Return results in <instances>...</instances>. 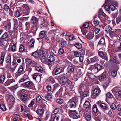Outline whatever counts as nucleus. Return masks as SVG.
Masks as SVG:
<instances>
[{"instance_id": "nucleus-1", "label": "nucleus", "mask_w": 121, "mask_h": 121, "mask_svg": "<svg viewBox=\"0 0 121 121\" xmlns=\"http://www.w3.org/2000/svg\"><path fill=\"white\" fill-rule=\"evenodd\" d=\"M56 56L53 52H50V56L48 59V64L49 65H52L54 64V61Z\"/></svg>"}, {"instance_id": "nucleus-2", "label": "nucleus", "mask_w": 121, "mask_h": 121, "mask_svg": "<svg viewBox=\"0 0 121 121\" xmlns=\"http://www.w3.org/2000/svg\"><path fill=\"white\" fill-rule=\"evenodd\" d=\"M77 100L76 98L74 97L72 98V100L69 102V103L70 108H74L76 107V101H77Z\"/></svg>"}, {"instance_id": "nucleus-3", "label": "nucleus", "mask_w": 121, "mask_h": 121, "mask_svg": "<svg viewBox=\"0 0 121 121\" xmlns=\"http://www.w3.org/2000/svg\"><path fill=\"white\" fill-rule=\"evenodd\" d=\"M3 25L5 30L8 31L10 29L11 23L10 20H9L6 22H3Z\"/></svg>"}, {"instance_id": "nucleus-4", "label": "nucleus", "mask_w": 121, "mask_h": 121, "mask_svg": "<svg viewBox=\"0 0 121 121\" xmlns=\"http://www.w3.org/2000/svg\"><path fill=\"white\" fill-rule=\"evenodd\" d=\"M93 118L96 121H100L102 119L101 113L98 112L93 115Z\"/></svg>"}, {"instance_id": "nucleus-5", "label": "nucleus", "mask_w": 121, "mask_h": 121, "mask_svg": "<svg viewBox=\"0 0 121 121\" xmlns=\"http://www.w3.org/2000/svg\"><path fill=\"white\" fill-rule=\"evenodd\" d=\"M97 69L98 71H99L102 69V66L100 64L94 65H91L90 67V69Z\"/></svg>"}, {"instance_id": "nucleus-6", "label": "nucleus", "mask_w": 121, "mask_h": 121, "mask_svg": "<svg viewBox=\"0 0 121 121\" xmlns=\"http://www.w3.org/2000/svg\"><path fill=\"white\" fill-rule=\"evenodd\" d=\"M63 91V88L61 87L55 94L56 98H58L60 97H62Z\"/></svg>"}, {"instance_id": "nucleus-7", "label": "nucleus", "mask_w": 121, "mask_h": 121, "mask_svg": "<svg viewBox=\"0 0 121 121\" xmlns=\"http://www.w3.org/2000/svg\"><path fill=\"white\" fill-rule=\"evenodd\" d=\"M62 71V69L60 68L55 69L52 72L53 75H57L61 73Z\"/></svg>"}, {"instance_id": "nucleus-8", "label": "nucleus", "mask_w": 121, "mask_h": 121, "mask_svg": "<svg viewBox=\"0 0 121 121\" xmlns=\"http://www.w3.org/2000/svg\"><path fill=\"white\" fill-rule=\"evenodd\" d=\"M44 52L42 51L40 52V54L41 61L43 63L45 62L47 60V58L45 56V54Z\"/></svg>"}, {"instance_id": "nucleus-9", "label": "nucleus", "mask_w": 121, "mask_h": 121, "mask_svg": "<svg viewBox=\"0 0 121 121\" xmlns=\"http://www.w3.org/2000/svg\"><path fill=\"white\" fill-rule=\"evenodd\" d=\"M24 86L26 87H32L34 86L33 82L31 81H27L24 84Z\"/></svg>"}, {"instance_id": "nucleus-10", "label": "nucleus", "mask_w": 121, "mask_h": 121, "mask_svg": "<svg viewBox=\"0 0 121 121\" xmlns=\"http://www.w3.org/2000/svg\"><path fill=\"white\" fill-rule=\"evenodd\" d=\"M100 92L101 90L99 87L95 88L93 90V95L95 96H97Z\"/></svg>"}, {"instance_id": "nucleus-11", "label": "nucleus", "mask_w": 121, "mask_h": 121, "mask_svg": "<svg viewBox=\"0 0 121 121\" xmlns=\"http://www.w3.org/2000/svg\"><path fill=\"white\" fill-rule=\"evenodd\" d=\"M98 53L99 56L103 59L107 60L108 58L106 55H105L102 52H101L100 51H98Z\"/></svg>"}, {"instance_id": "nucleus-12", "label": "nucleus", "mask_w": 121, "mask_h": 121, "mask_svg": "<svg viewBox=\"0 0 121 121\" xmlns=\"http://www.w3.org/2000/svg\"><path fill=\"white\" fill-rule=\"evenodd\" d=\"M29 80V78L27 75H24L19 81V83L26 82Z\"/></svg>"}, {"instance_id": "nucleus-13", "label": "nucleus", "mask_w": 121, "mask_h": 121, "mask_svg": "<svg viewBox=\"0 0 121 121\" xmlns=\"http://www.w3.org/2000/svg\"><path fill=\"white\" fill-rule=\"evenodd\" d=\"M68 79L66 77H62L60 79V83L61 84H64L67 82Z\"/></svg>"}, {"instance_id": "nucleus-14", "label": "nucleus", "mask_w": 121, "mask_h": 121, "mask_svg": "<svg viewBox=\"0 0 121 121\" xmlns=\"http://www.w3.org/2000/svg\"><path fill=\"white\" fill-rule=\"evenodd\" d=\"M36 112L37 114L40 116V117H41L43 115L44 111L43 109L38 108L36 110Z\"/></svg>"}, {"instance_id": "nucleus-15", "label": "nucleus", "mask_w": 121, "mask_h": 121, "mask_svg": "<svg viewBox=\"0 0 121 121\" xmlns=\"http://www.w3.org/2000/svg\"><path fill=\"white\" fill-rule=\"evenodd\" d=\"M11 55L10 54L8 55L5 58L6 63L10 65L11 63Z\"/></svg>"}, {"instance_id": "nucleus-16", "label": "nucleus", "mask_w": 121, "mask_h": 121, "mask_svg": "<svg viewBox=\"0 0 121 121\" xmlns=\"http://www.w3.org/2000/svg\"><path fill=\"white\" fill-rule=\"evenodd\" d=\"M1 54L0 57V64H2L4 60L5 53L4 52H1Z\"/></svg>"}, {"instance_id": "nucleus-17", "label": "nucleus", "mask_w": 121, "mask_h": 121, "mask_svg": "<svg viewBox=\"0 0 121 121\" xmlns=\"http://www.w3.org/2000/svg\"><path fill=\"white\" fill-rule=\"evenodd\" d=\"M90 107L91 104L88 101H86L83 105L84 108L85 109H87L90 108Z\"/></svg>"}, {"instance_id": "nucleus-18", "label": "nucleus", "mask_w": 121, "mask_h": 121, "mask_svg": "<svg viewBox=\"0 0 121 121\" xmlns=\"http://www.w3.org/2000/svg\"><path fill=\"white\" fill-rule=\"evenodd\" d=\"M21 10V15L23 16L28 15L30 13V11L26 9Z\"/></svg>"}, {"instance_id": "nucleus-19", "label": "nucleus", "mask_w": 121, "mask_h": 121, "mask_svg": "<svg viewBox=\"0 0 121 121\" xmlns=\"http://www.w3.org/2000/svg\"><path fill=\"white\" fill-rule=\"evenodd\" d=\"M38 19L35 16H33L30 20V22L32 24H34L38 22Z\"/></svg>"}, {"instance_id": "nucleus-20", "label": "nucleus", "mask_w": 121, "mask_h": 121, "mask_svg": "<svg viewBox=\"0 0 121 121\" xmlns=\"http://www.w3.org/2000/svg\"><path fill=\"white\" fill-rule=\"evenodd\" d=\"M112 29V27L109 25L106 26H105V30L107 33L110 32Z\"/></svg>"}, {"instance_id": "nucleus-21", "label": "nucleus", "mask_w": 121, "mask_h": 121, "mask_svg": "<svg viewBox=\"0 0 121 121\" xmlns=\"http://www.w3.org/2000/svg\"><path fill=\"white\" fill-rule=\"evenodd\" d=\"M75 67L74 66H70L68 67L67 71L68 73H70L74 71Z\"/></svg>"}, {"instance_id": "nucleus-22", "label": "nucleus", "mask_w": 121, "mask_h": 121, "mask_svg": "<svg viewBox=\"0 0 121 121\" xmlns=\"http://www.w3.org/2000/svg\"><path fill=\"white\" fill-rule=\"evenodd\" d=\"M15 80H10V79L7 80L4 83V85L6 86H8L11 84L13 83Z\"/></svg>"}, {"instance_id": "nucleus-23", "label": "nucleus", "mask_w": 121, "mask_h": 121, "mask_svg": "<svg viewBox=\"0 0 121 121\" xmlns=\"http://www.w3.org/2000/svg\"><path fill=\"white\" fill-rule=\"evenodd\" d=\"M27 97V95L23 93L21 95L20 98L21 99L22 101H25L26 100Z\"/></svg>"}, {"instance_id": "nucleus-24", "label": "nucleus", "mask_w": 121, "mask_h": 121, "mask_svg": "<svg viewBox=\"0 0 121 121\" xmlns=\"http://www.w3.org/2000/svg\"><path fill=\"white\" fill-rule=\"evenodd\" d=\"M21 11V10L16 11L15 12L14 14V16L16 17H17L22 15Z\"/></svg>"}, {"instance_id": "nucleus-25", "label": "nucleus", "mask_w": 121, "mask_h": 121, "mask_svg": "<svg viewBox=\"0 0 121 121\" xmlns=\"http://www.w3.org/2000/svg\"><path fill=\"white\" fill-rule=\"evenodd\" d=\"M9 34L7 32H5L2 35L0 39V40L2 39H4L8 38H9Z\"/></svg>"}, {"instance_id": "nucleus-26", "label": "nucleus", "mask_w": 121, "mask_h": 121, "mask_svg": "<svg viewBox=\"0 0 121 121\" xmlns=\"http://www.w3.org/2000/svg\"><path fill=\"white\" fill-rule=\"evenodd\" d=\"M110 61L111 62H112L113 63L118 64L121 63L119 60H117L115 57L112 58L110 59Z\"/></svg>"}, {"instance_id": "nucleus-27", "label": "nucleus", "mask_w": 121, "mask_h": 121, "mask_svg": "<svg viewBox=\"0 0 121 121\" xmlns=\"http://www.w3.org/2000/svg\"><path fill=\"white\" fill-rule=\"evenodd\" d=\"M19 51L20 52H26L27 51L25 49L24 46L22 45H21L19 47Z\"/></svg>"}, {"instance_id": "nucleus-28", "label": "nucleus", "mask_w": 121, "mask_h": 121, "mask_svg": "<svg viewBox=\"0 0 121 121\" xmlns=\"http://www.w3.org/2000/svg\"><path fill=\"white\" fill-rule=\"evenodd\" d=\"M45 33L44 31H41L39 34V37L41 39L44 38L45 36Z\"/></svg>"}, {"instance_id": "nucleus-29", "label": "nucleus", "mask_w": 121, "mask_h": 121, "mask_svg": "<svg viewBox=\"0 0 121 121\" xmlns=\"http://www.w3.org/2000/svg\"><path fill=\"white\" fill-rule=\"evenodd\" d=\"M83 116L86 118V120L87 121H90L91 119V117L90 115H87L85 113H84Z\"/></svg>"}, {"instance_id": "nucleus-30", "label": "nucleus", "mask_w": 121, "mask_h": 121, "mask_svg": "<svg viewBox=\"0 0 121 121\" xmlns=\"http://www.w3.org/2000/svg\"><path fill=\"white\" fill-rule=\"evenodd\" d=\"M43 100H45L43 99L42 98L41 96L39 95L37 96L36 98V101L38 103H42V101Z\"/></svg>"}, {"instance_id": "nucleus-31", "label": "nucleus", "mask_w": 121, "mask_h": 121, "mask_svg": "<svg viewBox=\"0 0 121 121\" xmlns=\"http://www.w3.org/2000/svg\"><path fill=\"white\" fill-rule=\"evenodd\" d=\"M67 42L66 41H63L60 43L59 44V46L61 48H63L65 47L67 45Z\"/></svg>"}, {"instance_id": "nucleus-32", "label": "nucleus", "mask_w": 121, "mask_h": 121, "mask_svg": "<svg viewBox=\"0 0 121 121\" xmlns=\"http://www.w3.org/2000/svg\"><path fill=\"white\" fill-rule=\"evenodd\" d=\"M86 37L89 39H92L93 37V35L91 33H88L87 35L86 36Z\"/></svg>"}, {"instance_id": "nucleus-33", "label": "nucleus", "mask_w": 121, "mask_h": 121, "mask_svg": "<svg viewBox=\"0 0 121 121\" xmlns=\"http://www.w3.org/2000/svg\"><path fill=\"white\" fill-rule=\"evenodd\" d=\"M32 77L33 79L35 80H36L37 79L39 78H40V79H41L40 77L39 76L38 74L37 73H34Z\"/></svg>"}, {"instance_id": "nucleus-34", "label": "nucleus", "mask_w": 121, "mask_h": 121, "mask_svg": "<svg viewBox=\"0 0 121 121\" xmlns=\"http://www.w3.org/2000/svg\"><path fill=\"white\" fill-rule=\"evenodd\" d=\"M93 110L94 112L96 113L98 112V109L96 105V104H94L93 107Z\"/></svg>"}, {"instance_id": "nucleus-35", "label": "nucleus", "mask_w": 121, "mask_h": 121, "mask_svg": "<svg viewBox=\"0 0 121 121\" xmlns=\"http://www.w3.org/2000/svg\"><path fill=\"white\" fill-rule=\"evenodd\" d=\"M52 97L51 95L49 93L46 94L45 96V99L48 100H50L51 99Z\"/></svg>"}, {"instance_id": "nucleus-36", "label": "nucleus", "mask_w": 121, "mask_h": 121, "mask_svg": "<svg viewBox=\"0 0 121 121\" xmlns=\"http://www.w3.org/2000/svg\"><path fill=\"white\" fill-rule=\"evenodd\" d=\"M100 107L104 109H107L108 108L107 105L105 103H102L101 104Z\"/></svg>"}, {"instance_id": "nucleus-37", "label": "nucleus", "mask_w": 121, "mask_h": 121, "mask_svg": "<svg viewBox=\"0 0 121 121\" xmlns=\"http://www.w3.org/2000/svg\"><path fill=\"white\" fill-rule=\"evenodd\" d=\"M105 41L104 39H102L100 40L99 41V42L98 46L99 45L101 44H105Z\"/></svg>"}, {"instance_id": "nucleus-38", "label": "nucleus", "mask_w": 121, "mask_h": 121, "mask_svg": "<svg viewBox=\"0 0 121 121\" xmlns=\"http://www.w3.org/2000/svg\"><path fill=\"white\" fill-rule=\"evenodd\" d=\"M5 79V77L4 75H2L0 77V83L3 82Z\"/></svg>"}, {"instance_id": "nucleus-39", "label": "nucleus", "mask_w": 121, "mask_h": 121, "mask_svg": "<svg viewBox=\"0 0 121 121\" xmlns=\"http://www.w3.org/2000/svg\"><path fill=\"white\" fill-rule=\"evenodd\" d=\"M85 28H86L83 26H82L81 27V31L84 35H85L87 33V31H86Z\"/></svg>"}, {"instance_id": "nucleus-40", "label": "nucleus", "mask_w": 121, "mask_h": 121, "mask_svg": "<svg viewBox=\"0 0 121 121\" xmlns=\"http://www.w3.org/2000/svg\"><path fill=\"white\" fill-rule=\"evenodd\" d=\"M106 72H104L102 74V75L99 77L100 80H102L106 77Z\"/></svg>"}, {"instance_id": "nucleus-41", "label": "nucleus", "mask_w": 121, "mask_h": 121, "mask_svg": "<svg viewBox=\"0 0 121 121\" xmlns=\"http://www.w3.org/2000/svg\"><path fill=\"white\" fill-rule=\"evenodd\" d=\"M76 113L77 112L75 110L72 111L70 110L69 113L71 117H73V115H75Z\"/></svg>"}, {"instance_id": "nucleus-42", "label": "nucleus", "mask_w": 121, "mask_h": 121, "mask_svg": "<svg viewBox=\"0 0 121 121\" xmlns=\"http://www.w3.org/2000/svg\"><path fill=\"white\" fill-rule=\"evenodd\" d=\"M81 53L78 51H76L74 52V55L76 57H78L80 56L81 54Z\"/></svg>"}, {"instance_id": "nucleus-43", "label": "nucleus", "mask_w": 121, "mask_h": 121, "mask_svg": "<svg viewBox=\"0 0 121 121\" xmlns=\"http://www.w3.org/2000/svg\"><path fill=\"white\" fill-rule=\"evenodd\" d=\"M36 102L35 99H33L31 101L30 103L29 104L28 107H30L33 106L34 104Z\"/></svg>"}, {"instance_id": "nucleus-44", "label": "nucleus", "mask_w": 121, "mask_h": 121, "mask_svg": "<svg viewBox=\"0 0 121 121\" xmlns=\"http://www.w3.org/2000/svg\"><path fill=\"white\" fill-rule=\"evenodd\" d=\"M89 92L87 91H86L83 93V95L84 97L88 96Z\"/></svg>"}, {"instance_id": "nucleus-45", "label": "nucleus", "mask_w": 121, "mask_h": 121, "mask_svg": "<svg viewBox=\"0 0 121 121\" xmlns=\"http://www.w3.org/2000/svg\"><path fill=\"white\" fill-rule=\"evenodd\" d=\"M32 55L35 58H37L39 56L38 53L36 52H33L32 53Z\"/></svg>"}, {"instance_id": "nucleus-46", "label": "nucleus", "mask_w": 121, "mask_h": 121, "mask_svg": "<svg viewBox=\"0 0 121 121\" xmlns=\"http://www.w3.org/2000/svg\"><path fill=\"white\" fill-rule=\"evenodd\" d=\"M59 112V108L57 107H56L55 108L52 112L55 114H57Z\"/></svg>"}, {"instance_id": "nucleus-47", "label": "nucleus", "mask_w": 121, "mask_h": 121, "mask_svg": "<svg viewBox=\"0 0 121 121\" xmlns=\"http://www.w3.org/2000/svg\"><path fill=\"white\" fill-rule=\"evenodd\" d=\"M16 44H14L11 47V51L13 52H14L16 51Z\"/></svg>"}, {"instance_id": "nucleus-48", "label": "nucleus", "mask_w": 121, "mask_h": 121, "mask_svg": "<svg viewBox=\"0 0 121 121\" xmlns=\"http://www.w3.org/2000/svg\"><path fill=\"white\" fill-rule=\"evenodd\" d=\"M24 70L23 67L22 65H21L20 66L18 69V72L20 73H22Z\"/></svg>"}, {"instance_id": "nucleus-49", "label": "nucleus", "mask_w": 121, "mask_h": 121, "mask_svg": "<svg viewBox=\"0 0 121 121\" xmlns=\"http://www.w3.org/2000/svg\"><path fill=\"white\" fill-rule=\"evenodd\" d=\"M35 40L33 39H31L30 43V46L31 47H33L35 43Z\"/></svg>"}, {"instance_id": "nucleus-50", "label": "nucleus", "mask_w": 121, "mask_h": 121, "mask_svg": "<svg viewBox=\"0 0 121 121\" xmlns=\"http://www.w3.org/2000/svg\"><path fill=\"white\" fill-rule=\"evenodd\" d=\"M9 100L11 102H13L15 100V98L13 96L10 95L9 96Z\"/></svg>"}, {"instance_id": "nucleus-51", "label": "nucleus", "mask_w": 121, "mask_h": 121, "mask_svg": "<svg viewBox=\"0 0 121 121\" xmlns=\"http://www.w3.org/2000/svg\"><path fill=\"white\" fill-rule=\"evenodd\" d=\"M0 108L4 111H5L6 110V108L5 106L3 104H2L0 105Z\"/></svg>"}, {"instance_id": "nucleus-52", "label": "nucleus", "mask_w": 121, "mask_h": 121, "mask_svg": "<svg viewBox=\"0 0 121 121\" xmlns=\"http://www.w3.org/2000/svg\"><path fill=\"white\" fill-rule=\"evenodd\" d=\"M93 22L94 25L95 26L98 25L99 23V21L95 19H94Z\"/></svg>"}, {"instance_id": "nucleus-53", "label": "nucleus", "mask_w": 121, "mask_h": 121, "mask_svg": "<svg viewBox=\"0 0 121 121\" xmlns=\"http://www.w3.org/2000/svg\"><path fill=\"white\" fill-rule=\"evenodd\" d=\"M56 101L57 103L59 104H62L63 102V100L61 98L57 99Z\"/></svg>"}, {"instance_id": "nucleus-54", "label": "nucleus", "mask_w": 121, "mask_h": 121, "mask_svg": "<svg viewBox=\"0 0 121 121\" xmlns=\"http://www.w3.org/2000/svg\"><path fill=\"white\" fill-rule=\"evenodd\" d=\"M106 95V97L109 98H112L113 97V95L109 92L107 93Z\"/></svg>"}, {"instance_id": "nucleus-55", "label": "nucleus", "mask_w": 121, "mask_h": 121, "mask_svg": "<svg viewBox=\"0 0 121 121\" xmlns=\"http://www.w3.org/2000/svg\"><path fill=\"white\" fill-rule=\"evenodd\" d=\"M98 61V57L96 56H95L92 58L91 62H94L97 61Z\"/></svg>"}, {"instance_id": "nucleus-56", "label": "nucleus", "mask_w": 121, "mask_h": 121, "mask_svg": "<svg viewBox=\"0 0 121 121\" xmlns=\"http://www.w3.org/2000/svg\"><path fill=\"white\" fill-rule=\"evenodd\" d=\"M74 46L78 49H80L82 47V45L79 43H76Z\"/></svg>"}, {"instance_id": "nucleus-57", "label": "nucleus", "mask_w": 121, "mask_h": 121, "mask_svg": "<svg viewBox=\"0 0 121 121\" xmlns=\"http://www.w3.org/2000/svg\"><path fill=\"white\" fill-rule=\"evenodd\" d=\"M110 7V9L112 11L114 10L117 9L115 5H111Z\"/></svg>"}, {"instance_id": "nucleus-58", "label": "nucleus", "mask_w": 121, "mask_h": 121, "mask_svg": "<svg viewBox=\"0 0 121 121\" xmlns=\"http://www.w3.org/2000/svg\"><path fill=\"white\" fill-rule=\"evenodd\" d=\"M80 116V115L76 113L75 115H73L72 117L74 119H76L79 118Z\"/></svg>"}, {"instance_id": "nucleus-59", "label": "nucleus", "mask_w": 121, "mask_h": 121, "mask_svg": "<svg viewBox=\"0 0 121 121\" xmlns=\"http://www.w3.org/2000/svg\"><path fill=\"white\" fill-rule=\"evenodd\" d=\"M3 8L4 10L6 11H7L9 9V6L7 4H5L4 6L3 7Z\"/></svg>"}, {"instance_id": "nucleus-60", "label": "nucleus", "mask_w": 121, "mask_h": 121, "mask_svg": "<svg viewBox=\"0 0 121 121\" xmlns=\"http://www.w3.org/2000/svg\"><path fill=\"white\" fill-rule=\"evenodd\" d=\"M26 64H29L31 62L32 60L31 59L28 58L26 59Z\"/></svg>"}, {"instance_id": "nucleus-61", "label": "nucleus", "mask_w": 121, "mask_h": 121, "mask_svg": "<svg viewBox=\"0 0 121 121\" xmlns=\"http://www.w3.org/2000/svg\"><path fill=\"white\" fill-rule=\"evenodd\" d=\"M23 5L25 8V9H26L29 10V11H30V8L28 4H23Z\"/></svg>"}, {"instance_id": "nucleus-62", "label": "nucleus", "mask_w": 121, "mask_h": 121, "mask_svg": "<svg viewBox=\"0 0 121 121\" xmlns=\"http://www.w3.org/2000/svg\"><path fill=\"white\" fill-rule=\"evenodd\" d=\"M117 71L116 70H113L111 73L112 76L113 77H115L116 75Z\"/></svg>"}, {"instance_id": "nucleus-63", "label": "nucleus", "mask_w": 121, "mask_h": 121, "mask_svg": "<svg viewBox=\"0 0 121 121\" xmlns=\"http://www.w3.org/2000/svg\"><path fill=\"white\" fill-rule=\"evenodd\" d=\"M48 81L52 83H54L55 82L54 78L52 77L49 78L48 79Z\"/></svg>"}, {"instance_id": "nucleus-64", "label": "nucleus", "mask_w": 121, "mask_h": 121, "mask_svg": "<svg viewBox=\"0 0 121 121\" xmlns=\"http://www.w3.org/2000/svg\"><path fill=\"white\" fill-rule=\"evenodd\" d=\"M89 24L88 23L86 22L84 24L83 26L86 28H87L89 27Z\"/></svg>"}]
</instances>
